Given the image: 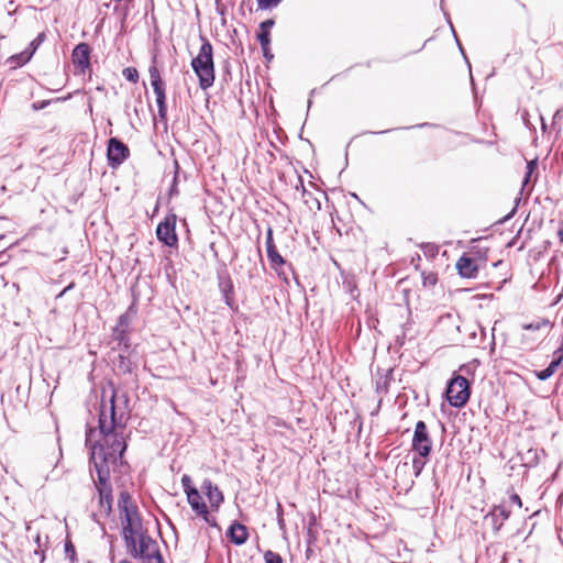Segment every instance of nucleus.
<instances>
[{"mask_svg": "<svg viewBox=\"0 0 563 563\" xmlns=\"http://www.w3.org/2000/svg\"><path fill=\"white\" fill-rule=\"evenodd\" d=\"M216 11H217V13H218L219 15H221V16H223V18H224V16H225V14H227V8H225V5H223V4H221V3H220V0H217V1H216Z\"/></svg>", "mask_w": 563, "mask_h": 563, "instance_id": "nucleus-48", "label": "nucleus"}, {"mask_svg": "<svg viewBox=\"0 0 563 563\" xmlns=\"http://www.w3.org/2000/svg\"><path fill=\"white\" fill-rule=\"evenodd\" d=\"M181 485L184 488L185 494L187 495V492L190 489H197L195 486H192V482L189 475L185 474L181 477Z\"/></svg>", "mask_w": 563, "mask_h": 563, "instance_id": "nucleus-38", "label": "nucleus"}, {"mask_svg": "<svg viewBox=\"0 0 563 563\" xmlns=\"http://www.w3.org/2000/svg\"><path fill=\"white\" fill-rule=\"evenodd\" d=\"M455 266L459 275L463 278H475L478 272L475 261L465 254L457 260Z\"/></svg>", "mask_w": 563, "mask_h": 563, "instance_id": "nucleus-14", "label": "nucleus"}, {"mask_svg": "<svg viewBox=\"0 0 563 563\" xmlns=\"http://www.w3.org/2000/svg\"><path fill=\"white\" fill-rule=\"evenodd\" d=\"M264 561L265 563H283V558L279 553L267 550L264 553Z\"/></svg>", "mask_w": 563, "mask_h": 563, "instance_id": "nucleus-32", "label": "nucleus"}, {"mask_svg": "<svg viewBox=\"0 0 563 563\" xmlns=\"http://www.w3.org/2000/svg\"><path fill=\"white\" fill-rule=\"evenodd\" d=\"M298 181H299V184L301 186V197H302L305 203L308 205L310 202V200L312 199L314 201L316 206H317V209L320 210L321 209L320 201L318 199L313 198L312 194L306 189V187L303 185V179H302L301 176H298Z\"/></svg>", "mask_w": 563, "mask_h": 563, "instance_id": "nucleus-27", "label": "nucleus"}, {"mask_svg": "<svg viewBox=\"0 0 563 563\" xmlns=\"http://www.w3.org/2000/svg\"><path fill=\"white\" fill-rule=\"evenodd\" d=\"M277 522H278V526L280 529H285V521H284V518H283V508H282V505L278 503L277 504Z\"/></svg>", "mask_w": 563, "mask_h": 563, "instance_id": "nucleus-43", "label": "nucleus"}, {"mask_svg": "<svg viewBox=\"0 0 563 563\" xmlns=\"http://www.w3.org/2000/svg\"><path fill=\"white\" fill-rule=\"evenodd\" d=\"M558 238L560 240V243L563 244V222L561 223V227H560V229L558 231Z\"/></svg>", "mask_w": 563, "mask_h": 563, "instance_id": "nucleus-55", "label": "nucleus"}, {"mask_svg": "<svg viewBox=\"0 0 563 563\" xmlns=\"http://www.w3.org/2000/svg\"><path fill=\"white\" fill-rule=\"evenodd\" d=\"M560 365L561 363H558L554 358H552L550 364L547 366V369L553 375L558 371Z\"/></svg>", "mask_w": 563, "mask_h": 563, "instance_id": "nucleus-50", "label": "nucleus"}, {"mask_svg": "<svg viewBox=\"0 0 563 563\" xmlns=\"http://www.w3.org/2000/svg\"><path fill=\"white\" fill-rule=\"evenodd\" d=\"M122 75L128 81L136 84L139 81V70L135 67H125L122 70Z\"/></svg>", "mask_w": 563, "mask_h": 563, "instance_id": "nucleus-29", "label": "nucleus"}, {"mask_svg": "<svg viewBox=\"0 0 563 563\" xmlns=\"http://www.w3.org/2000/svg\"><path fill=\"white\" fill-rule=\"evenodd\" d=\"M451 30H452V32H453V35H454V37H455L456 44H457V46H459V48H460L461 53H462V54H464V49H463V47H462V45H461V42L459 41V38H457V36H456V33H455V31H454V29H453V25H452V24H451Z\"/></svg>", "mask_w": 563, "mask_h": 563, "instance_id": "nucleus-54", "label": "nucleus"}, {"mask_svg": "<svg viewBox=\"0 0 563 563\" xmlns=\"http://www.w3.org/2000/svg\"><path fill=\"white\" fill-rule=\"evenodd\" d=\"M275 25L274 19H267L260 23L258 32L256 33V38L260 42L261 46L271 45V30Z\"/></svg>", "mask_w": 563, "mask_h": 563, "instance_id": "nucleus-20", "label": "nucleus"}, {"mask_svg": "<svg viewBox=\"0 0 563 563\" xmlns=\"http://www.w3.org/2000/svg\"><path fill=\"white\" fill-rule=\"evenodd\" d=\"M91 520H92L93 522H96L97 525H99V526L101 527V529L104 531V525L100 521V519H99V515H98V514L92 512V514H91Z\"/></svg>", "mask_w": 563, "mask_h": 563, "instance_id": "nucleus-52", "label": "nucleus"}, {"mask_svg": "<svg viewBox=\"0 0 563 563\" xmlns=\"http://www.w3.org/2000/svg\"><path fill=\"white\" fill-rule=\"evenodd\" d=\"M181 176H183L184 180H186V179H187V175H186V173L180 170V174H179V176H178V181L181 179Z\"/></svg>", "mask_w": 563, "mask_h": 563, "instance_id": "nucleus-57", "label": "nucleus"}, {"mask_svg": "<svg viewBox=\"0 0 563 563\" xmlns=\"http://www.w3.org/2000/svg\"><path fill=\"white\" fill-rule=\"evenodd\" d=\"M405 339H406V333L402 332L401 335H397L396 338V344L399 345V346H402L405 345Z\"/></svg>", "mask_w": 563, "mask_h": 563, "instance_id": "nucleus-53", "label": "nucleus"}, {"mask_svg": "<svg viewBox=\"0 0 563 563\" xmlns=\"http://www.w3.org/2000/svg\"><path fill=\"white\" fill-rule=\"evenodd\" d=\"M516 210H517V209H516V207H515V208L510 211V213H509V214H507V216L504 218V221H506V220L510 219V218L516 213Z\"/></svg>", "mask_w": 563, "mask_h": 563, "instance_id": "nucleus-56", "label": "nucleus"}, {"mask_svg": "<svg viewBox=\"0 0 563 563\" xmlns=\"http://www.w3.org/2000/svg\"><path fill=\"white\" fill-rule=\"evenodd\" d=\"M444 395L450 406L454 408L464 407L471 396L468 379L462 375H453L446 384Z\"/></svg>", "mask_w": 563, "mask_h": 563, "instance_id": "nucleus-4", "label": "nucleus"}, {"mask_svg": "<svg viewBox=\"0 0 563 563\" xmlns=\"http://www.w3.org/2000/svg\"><path fill=\"white\" fill-rule=\"evenodd\" d=\"M128 352L120 351L118 355L117 362H114V365L120 374L126 375V374H133L136 369V364L132 362L129 355H126Z\"/></svg>", "mask_w": 563, "mask_h": 563, "instance_id": "nucleus-21", "label": "nucleus"}, {"mask_svg": "<svg viewBox=\"0 0 563 563\" xmlns=\"http://www.w3.org/2000/svg\"><path fill=\"white\" fill-rule=\"evenodd\" d=\"M129 402L128 395L118 393L111 385L109 407L102 402L98 418V429L103 442L91 443V430L86 433V445L90 450L89 471L91 475L93 471L97 474V478L92 477V481L97 490L98 505L103 510L104 517L112 514L113 505L110 465L113 467L128 465L124 461L128 443L123 431L130 419Z\"/></svg>", "mask_w": 563, "mask_h": 563, "instance_id": "nucleus-1", "label": "nucleus"}, {"mask_svg": "<svg viewBox=\"0 0 563 563\" xmlns=\"http://www.w3.org/2000/svg\"><path fill=\"white\" fill-rule=\"evenodd\" d=\"M411 448L417 455L424 459H429L432 452V440L428 427L422 420H419L415 426Z\"/></svg>", "mask_w": 563, "mask_h": 563, "instance_id": "nucleus-8", "label": "nucleus"}, {"mask_svg": "<svg viewBox=\"0 0 563 563\" xmlns=\"http://www.w3.org/2000/svg\"><path fill=\"white\" fill-rule=\"evenodd\" d=\"M90 45L82 42L75 46L71 53L73 64L80 68L82 73L90 68Z\"/></svg>", "mask_w": 563, "mask_h": 563, "instance_id": "nucleus-12", "label": "nucleus"}, {"mask_svg": "<svg viewBox=\"0 0 563 563\" xmlns=\"http://www.w3.org/2000/svg\"><path fill=\"white\" fill-rule=\"evenodd\" d=\"M202 44L199 53L191 59V67L198 77L199 87L207 90L214 84L213 47L209 40L201 37Z\"/></svg>", "mask_w": 563, "mask_h": 563, "instance_id": "nucleus-3", "label": "nucleus"}, {"mask_svg": "<svg viewBox=\"0 0 563 563\" xmlns=\"http://www.w3.org/2000/svg\"><path fill=\"white\" fill-rule=\"evenodd\" d=\"M31 559L33 560V563H35V562L43 563L45 560V548H42V545H38V548H36L33 551Z\"/></svg>", "mask_w": 563, "mask_h": 563, "instance_id": "nucleus-36", "label": "nucleus"}, {"mask_svg": "<svg viewBox=\"0 0 563 563\" xmlns=\"http://www.w3.org/2000/svg\"><path fill=\"white\" fill-rule=\"evenodd\" d=\"M76 286L75 282L69 283L57 296L56 299L64 297L68 291L74 289Z\"/></svg>", "mask_w": 563, "mask_h": 563, "instance_id": "nucleus-49", "label": "nucleus"}, {"mask_svg": "<svg viewBox=\"0 0 563 563\" xmlns=\"http://www.w3.org/2000/svg\"><path fill=\"white\" fill-rule=\"evenodd\" d=\"M119 563H131L129 560L124 559V560H121Z\"/></svg>", "mask_w": 563, "mask_h": 563, "instance_id": "nucleus-59", "label": "nucleus"}, {"mask_svg": "<svg viewBox=\"0 0 563 563\" xmlns=\"http://www.w3.org/2000/svg\"><path fill=\"white\" fill-rule=\"evenodd\" d=\"M510 501L515 505H517L518 507H521L522 506V503H521V498L518 494L514 493L510 495Z\"/></svg>", "mask_w": 563, "mask_h": 563, "instance_id": "nucleus-51", "label": "nucleus"}, {"mask_svg": "<svg viewBox=\"0 0 563 563\" xmlns=\"http://www.w3.org/2000/svg\"><path fill=\"white\" fill-rule=\"evenodd\" d=\"M553 358L558 362V363H561L563 362V343L560 347H558L554 353H553Z\"/></svg>", "mask_w": 563, "mask_h": 563, "instance_id": "nucleus-47", "label": "nucleus"}, {"mask_svg": "<svg viewBox=\"0 0 563 563\" xmlns=\"http://www.w3.org/2000/svg\"><path fill=\"white\" fill-rule=\"evenodd\" d=\"M111 338L118 343V349L122 352H129L131 346L130 331L112 329Z\"/></svg>", "mask_w": 563, "mask_h": 563, "instance_id": "nucleus-22", "label": "nucleus"}, {"mask_svg": "<svg viewBox=\"0 0 563 563\" xmlns=\"http://www.w3.org/2000/svg\"><path fill=\"white\" fill-rule=\"evenodd\" d=\"M551 322L547 318H538L531 322L523 323L521 328L527 331H539L544 327H550Z\"/></svg>", "mask_w": 563, "mask_h": 563, "instance_id": "nucleus-26", "label": "nucleus"}, {"mask_svg": "<svg viewBox=\"0 0 563 563\" xmlns=\"http://www.w3.org/2000/svg\"><path fill=\"white\" fill-rule=\"evenodd\" d=\"M262 48V52H263V57L267 60V62H271L273 58H274V55L273 53L271 52V45H267V46H261Z\"/></svg>", "mask_w": 563, "mask_h": 563, "instance_id": "nucleus-46", "label": "nucleus"}, {"mask_svg": "<svg viewBox=\"0 0 563 563\" xmlns=\"http://www.w3.org/2000/svg\"><path fill=\"white\" fill-rule=\"evenodd\" d=\"M130 155V150L125 143L118 137H110L107 145L108 164L115 168L120 166Z\"/></svg>", "mask_w": 563, "mask_h": 563, "instance_id": "nucleus-10", "label": "nucleus"}, {"mask_svg": "<svg viewBox=\"0 0 563 563\" xmlns=\"http://www.w3.org/2000/svg\"><path fill=\"white\" fill-rule=\"evenodd\" d=\"M34 541L36 543V548H38V545H42V548H46L48 543V536H45V540L42 541V536L40 532H37L34 538Z\"/></svg>", "mask_w": 563, "mask_h": 563, "instance_id": "nucleus-45", "label": "nucleus"}, {"mask_svg": "<svg viewBox=\"0 0 563 563\" xmlns=\"http://www.w3.org/2000/svg\"><path fill=\"white\" fill-rule=\"evenodd\" d=\"M296 189H297V190H299V189L301 190V186H300V184H299V183L296 185Z\"/></svg>", "mask_w": 563, "mask_h": 563, "instance_id": "nucleus-63", "label": "nucleus"}, {"mask_svg": "<svg viewBox=\"0 0 563 563\" xmlns=\"http://www.w3.org/2000/svg\"><path fill=\"white\" fill-rule=\"evenodd\" d=\"M265 246H266L267 258H268L272 269H274L278 276H283L284 279H287V277L283 271V267L287 263H286L285 258L277 251L276 244L274 242V236H273V228L271 225H268V228L266 230Z\"/></svg>", "mask_w": 563, "mask_h": 563, "instance_id": "nucleus-9", "label": "nucleus"}, {"mask_svg": "<svg viewBox=\"0 0 563 563\" xmlns=\"http://www.w3.org/2000/svg\"><path fill=\"white\" fill-rule=\"evenodd\" d=\"M203 519L206 523H208L211 527H217V520L214 517L210 516L209 511L207 510V515H198Z\"/></svg>", "mask_w": 563, "mask_h": 563, "instance_id": "nucleus-44", "label": "nucleus"}, {"mask_svg": "<svg viewBox=\"0 0 563 563\" xmlns=\"http://www.w3.org/2000/svg\"><path fill=\"white\" fill-rule=\"evenodd\" d=\"M45 104H46L45 102H43V103H38V108H40V109H42V108H44V107H45Z\"/></svg>", "mask_w": 563, "mask_h": 563, "instance_id": "nucleus-60", "label": "nucleus"}, {"mask_svg": "<svg viewBox=\"0 0 563 563\" xmlns=\"http://www.w3.org/2000/svg\"><path fill=\"white\" fill-rule=\"evenodd\" d=\"M437 126H439V125L434 124V123H430V122H423V123H418V124L410 125V126L387 129V130H383V131H368L367 133L368 134H386V133H389L395 130H410V129H423V128H437Z\"/></svg>", "mask_w": 563, "mask_h": 563, "instance_id": "nucleus-24", "label": "nucleus"}, {"mask_svg": "<svg viewBox=\"0 0 563 563\" xmlns=\"http://www.w3.org/2000/svg\"><path fill=\"white\" fill-rule=\"evenodd\" d=\"M132 312L134 314L136 313V310L134 309V305H131L124 313L119 316V318L117 320V324L113 328L130 331L131 313Z\"/></svg>", "mask_w": 563, "mask_h": 563, "instance_id": "nucleus-23", "label": "nucleus"}, {"mask_svg": "<svg viewBox=\"0 0 563 563\" xmlns=\"http://www.w3.org/2000/svg\"><path fill=\"white\" fill-rule=\"evenodd\" d=\"M534 374L536 377L540 380H547L552 376V374L547 369V367L540 371H536Z\"/></svg>", "mask_w": 563, "mask_h": 563, "instance_id": "nucleus-41", "label": "nucleus"}, {"mask_svg": "<svg viewBox=\"0 0 563 563\" xmlns=\"http://www.w3.org/2000/svg\"><path fill=\"white\" fill-rule=\"evenodd\" d=\"M519 455L522 465L527 468H531L538 465L541 456H545V451L543 449L539 450L530 448L526 452L520 453Z\"/></svg>", "mask_w": 563, "mask_h": 563, "instance_id": "nucleus-17", "label": "nucleus"}, {"mask_svg": "<svg viewBox=\"0 0 563 563\" xmlns=\"http://www.w3.org/2000/svg\"><path fill=\"white\" fill-rule=\"evenodd\" d=\"M45 38H46V35L44 32L38 33L37 36L29 44L27 49L34 54L36 52V49L45 41Z\"/></svg>", "mask_w": 563, "mask_h": 563, "instance_id": "nucleus-33", "label": "nucleus"}, {"mask_svg": "<svg viewBox=\"0 0 563 563\" xmlns=\"http://www.w3.org/2000/svg\"><path fill=\"white\" fill-rule=\"evenodd\" d=\"M118 509L121 516L122 538L124 543L144 532L142 519L136 504L128 490H122L118 498Z\"/></svg>", "mask_w": 563, "mask_h": 563, "instance_id": "nucleus-2", "label": "nucleus"}, {"mask_svg": "<svg viewBox=\"0 0 563 563\" xmlns=\"http://www.w3.org/2000/svg\"><path fill=\"white\" fill-rule=\"evenodd\" d=\"M201 489L203 494L207 496L211 509L218 510L220 505L224 500L223 493L210 479H205L202 482Z\"/></svg>", "mask_w": 563, "mask_h": 563, "instance_id": "nucleus-13", "label": "nucleus"}, {"mask_svg": "<svg viewBox=\"0 0 563 563\" xmlns=\"http://www.w3.org/2000/svg\"><path fill=\"white\" fill-rule=\"evenodd\" d=\"M177 216L169 212L156 227V238L158 242L170 249L178 247V235L176 233Z\"/></svg>", "mask_w": 563, "mask_h": 563, "instance_id": "nucleus-7", "label": "nucleus"}, {"mask_svg": "<svg viewBox=\"0 0 563 563\" xmlns=\"http://www.w3.org/2000/svg\"><path fill=\"white\" fill-rule=\"evenodd\" d=\"M560 115V111H556L554 114V120Z\"/></svg>", "mask_w": 563, "mask_h": 563, "instance_id": "nucleus-62", "label": "nucleus"}, {"mask_svg": "<svg viewBox=\"0 0 563 563\" xmlns=\"http://www.w3.org/2000/svg\"><path fill=\"white\" fill-rule=\"evenodd\" d=\"M426 460H427V459L421 457V456H419V455H417V456H415V457L412 459V467H413V470H415V474H416L417 476L422 472V470H423V467H424V465H426Z\"/></svg>", "mask_w": 563, "mask_h": 563, "instance_id": "nucleus-35", "label": "nucleus"}, {"mask_svg": "<svg viewBox=\"0 0 563 563\" xmlns=\"http://www.w3.org/2000/svg\"><path fill=\"white\" fill-rule=\"evenodd\" d=\"M343 287L345 290H347L352 297H354V291L356 290V284L352 279H344L343 280Z\"/></svg>", "mask_w": 563, "mask_h": 563, "instance_id": "nucleus-40", "label": "nucleus"}, {"mask_svg": "<svg viewBox=\"0 0 563 563\" xmlns=\"http://www.w3.org/2000/svg\"><path fill=\"white\" fill-rule=\"evenodd\" d=\"M537 167H538V159H531V161L527 162V166H526L527 170H526V174H525V177L522 180L523 186L529 183L530 177Z\"/></svg>", "mask_w": 563, "mask_h": 563, "instance_id": "nucleus-30", "label": "nucleus"}, {"mask_svg": "<svg viewBox=\"0 0 563 563\" xmlns=\"http://www.w3.org/2000/svg\"><path fill=\"white\" fill-rule=\"evenodd\" d=\"M393 368H388L384 372L380 367L376 369V379H375V393L384 396L389 390L390 382L393 380Z\"/></svg>", "mask_w": 563, "mask_h": 563, "instance_id": "nucleus-16", "label": "nucleus"}, {"mask_svg": "<svg viewBox=\"0 0 563 563\" xmlns=\"http://www.w3.org/2000/svg\"><path fill=\"white\" fill-rule=\"evenodd\" d=\"M45 104H46L45 102H43V103H38V108H40V109H42V108H44V107H45Z\"/></svg>", "mask_w": 563, "mask_h": 563, "instance_id": "nucleus-61", "label": "nucleus"}, {"mask_svg": "<svg viewBox=\"0 0 563 563\" xmlns=\"http://www.w3.org/2000/svg\"><path fill=\"white\" fill-rule=\"evenodd\" d=\"M219 288L222 294L224 303L232 310H236L238 306L234 300V286L230 278L227 282H220Z\"/></svg>", "mask_w": 563, "mask_h": 563, "instance_id": "nucleus-19", "label": "nucleus"}, {"mask_svg": "<svg viewBox=\"0 0 563 563\" xmlns=\"http://www.w3.org/2000/svg\"><path fill=\"white\" fill-rule=\"evenodd\" d=\"M541 119V123H542V130L545 131L547 130V123L544 122V119L542 117H540Z\"/></svg>", "mask_w": 563, "mask_h": 563, "instance_id": "nucleus-58", "label": "nucleus"}, {"mask_svg": "<svg viewBox=\"0 0 563 563\" xmlns=\"http://www.w3.org/2000/svg\"><path fill=\"white\" fill-rule=\"evenodd\" d=\"M125 548L131 558L143 562L159 549L157 541L148 534L147 530L125 542Z\"/></svg>", "mask_w": 563, "mask_h": 563, "instance_id": "nucleus-5", "label": "nucleus"}, {"mask_svg": "<svg viewBox=\"0 0 563 563\" xmlns=\"http://www.w3.org/2000/svg\"><path fill=\"white\" fill-rule=\"evenodd\" d=\"M144 563H165L159 549L150 555L148 559L144 561Z\"/></svg>", "mask_w": 563, "mask_h": 563, "instance_id": "nucleus-37", "label": "nucleus"}, {"mask_svg": "<svg viewBox=\"0 0 563 563\" xmlns=\"http://www.w3.org/2000/svg\"><path fill=\"white\" fill-rule=\"evenodd\" d=\"M316 540V537L312 534V531H311V528L308 529V532H307V542H308V545H310L313 541ZM312 550L310 547H308V549L306 550V555L307 558H309V555L311 554Z\"/></svg>", "mask_w": 563, "mask_h": 563, "instance_id": "nucleus-42", "label": "nucleus"}, {"mask_svg": "<svg viewBox=\"0 0 563 563\" xmlns=\"http://www.w3.org/2000/svg\"><path fill=\"white\" fill-rule=\"evenodd\" d=\"M283 0H256L257 10H271L276 8Z\"/></svg>", "mask_w": 563, "mask_h": 563, "instance_id": "nucleus-31", "label": "nucleus"}, {"mask_svg": "<svg viewBox=\"0 0 563 563\" xmlns=\"http://www.w3.org/2000/svg\"><path fill=\"white\" fill-rule=\"evenodd\" d=\"M151 86L156 96L157 115L161 122H167L166 85L155 65V60L148 68Z\"/></svg>", "mask_w": 563, "mask_h": 563, "instance_id": "nucleus-6", "label": "nucleus"}, {"mask_svg": "<svg viewBox=\"0 0 563 563\" xmlns=\"http://www.w3.org/2000/svg\"><path fill=\"white\" fill-rule=\"evenodd\" d=\"M34 54L27 49V47L20 54L13 55L10 59L15 62L19 66L26 64Z\"/></svg>", "mask_w": 563, "mask_h": 563, "instance_id": "nucleus-28", "label": "nucleus"}, {"mask_svg": "<svg viewBox=\"0 0 563 563\" xmlns=\"http://www.w3.org/2000/svg\"><path fill=\"white\" fill-rule=\"evenodd\" d=\"M186 496L188 504L197 515H207L208 507L198 489H190Z\"/></svg>", "mask_w": 563, "mask_h": 563, "instance_id": "nucleus-18", "label": "nucleus"}, {"mask_svg": "<svg viewBox=\"0 0 563 563\" xmlns=\"http://www.w3.org/2000/svg\"><path fill=\"white\" fill-rule=\"evenodd\" d=\"M509 516L510 510H508L505 506L495 505L492 510L485 515L484 523L489 525L494 534H497L500 531L504 522L508 520Z\"/></svg>", "mask_w": 563, "mask_h": 563, "instance_id": "nucleus-11", "label": "nucleus"}, {"mask_svg": "<svg viewBox=\"0 0 563 563\" xmlns=\"http://www.w3.org/2000/svg\"><path fill=\"white\" fill-rule=\"evenodd\" d=\"M227 537L235 545H243L249 539V530L246 526L234 521L227 531Z\"/></svg>", "mask_w": 563, "mask_h": 563, "instance_id": "nucleus-15", "label": "nucleus"}, {"mask_svg": "<svg viewBox=\"0 0 563 563\" xmlns=\"http://www.w3.org/2000/svg\"><path fill=\"white\" fill-rule=\"evenodd\" d=\"M173 165H174V177H173L170 188L168 190V196L170 198L179 195L178 176L180 174V166H179V163L177 159H174Z\"/></svg>", "mask_w": 563, "mask_h": 563, "instance_id": "nucleus-25", "label": "nucleus"}, {"mask_svg": "<svg viewBox=\"0 0 563 563\" xmlns=\"http://www.w3.org/2000/svg\"><path fill=\"white\" fill-rule=\"evenodd\" d=\"M422 277H423V286H434L438 282V277L435 274H428V275H424L422 274Z\"/></svg>", "mask_w": 563, "mask_h": 563, "instance_id": "nucleus-39", "label": "nucleus"}, {"mask_svg": "<svg viewBox=\"0 0 563 563\" xmlns=\"http://www.w3.org/2000/svg\"><path fill=\"white\" fill-rule=\"evenodd\" d=\"M65 556L71 562L75 563L76 559V550L71 541L66 540L64 545Z\"/></svg>", "mask_w": 563, "mask_h": 563, "instance_id": "nucleus-34", "label": "nucleus"}, {"mask_svg": "<svg viewBox=\"0 0 563 563\" xmlns=\"http://www.w3.org/2000/svg\"><path fill=\"white\" fill-rule=\"evenodd\" d=\"M410 290L408 289H405L404 292H405V296H407L409 294Z\"/></svg>", "mask_w": 563, "mask_h": 563, "instance_id": "nucleus-64", "label": "nucleus"}]
</instances>
